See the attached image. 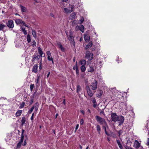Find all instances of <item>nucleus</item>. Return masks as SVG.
I'll use <instances>...</instances> for the list:
<instances>
[{"label":"nucleus","mask_w":149,"mask_h":149,"mask_svg":"<svg viewBox=\"0 0 149 149\" xmlns=\"http://www.w3.org/2000/svg\"><path fill=\"white\" fill-rule=\"evenodd\" d=\"M97 81L95 80L90 85L86 86L88 96L90 97H92L93 96L95 92V91L96 90L97 88Z\"/></svg>","instance_id":"nucleus-1"},{"label":"nucleus","mask_w":149,"mask_h":149,"mask_svg":"<svg viewBox=\"0 0 149 149\" xmlns=\"http://www.w3.org/2000/svg\"><path fill=\"white\" fill-rule=\"evenodd\" d=\"M95 118L97 121L101 125H107V123L105 119L99 116H96Z\"/></svg>","instance_id":"nucleus-2"},{"label":"nucleus","mask_w":149,"mask_h":149,"mask_svg":"<svg viewBox=\"0 0 149 149\" xmlns=\"http://www.w3.org/2000/svg\"><path fill=\"white\" fill-rule=\"evenodd\" d=\"M111 119L112 121L116 122L118 121V116L116 113H111Z\"/></svg>","instance_id":"nucleus-3"},{"label":"nucleus","mask_w":149,"mask_h":149,"mask_svg":"<svg viewBox=\"0 0 149 149\" xmlns=\"http://www.w3.org/2000/svg\"><path fill=\"white\" fill-rule=\"evenodd\" d=\"M93 53H91L89 52H86V53L85 57L89 60H91L93 57Z\"/></svg>","instance_id":"nucleus-4"},{"label":"nucleus","mask_w":149,"mask_h":149,"mask_svg":"<svg viewBox=\"0 0 149 149\" xmlns=\"http://www.w3.org/2000/svg\"><path fill=\"white\" fill-rule=\"evenodd\" d=\"M76 92L79 94V96L80 95L83 94L81 86L79 85H78L77 86Z\"/></svg>","instance_id":"nucleus-5"},{"label":"nucleus","mask_w":149,"mask_h":149,"mask_svg":"<svg viewBox=\"0 0 149 149\" xmlns=\"http://www.w3.org/2000/svg\"><path fill=\"white\" fill-rule=\"evenodd\" d=\"M6 25L8 27L10 28H13L14 27L13 22L12 20H9L6 23Z\"/></svg>","instance_id":"nucleus-6"},{"label":"nucleus","mask_w":149,"mask_h":149,"mask_svg":"<svg viewBox=\"0 0 149 149\" xmlns=\"http://www.w3.org/2000/svg\"><path fill=\"white\" fill-rule=\"evenodd\" d=\"M32 59L31 61L32 62H34L36 60L37 61H39L40 59V58L41 56H39V55H37V54L33 55L32 56Z\"/></svg>","instance_id":"nucleus-7"},{"label":"nucleus","mask_w":149,"mask_h":149,"mask_svg":"<svg viewBox=\"0 0 149 149\" xmlns=\"http://www.w3.org/2000/svg\"><path fill=\"white\" fill-rule=\"evenodd\" d=\"M124 118L123 116H118V121H119V125L122 124L124 122Z\"/></svg>","instance_id":"nucleus-8"},{"label":"nucleus","mask_w":149,"mask_h":149,"mask_svg":"<svg viewBox=\"0 0 149 149\" xmlns=\"http://www.w3.org/2000/svg\"><path fill=\"white\" fill-rule=\"evenodd\" d=\"M133 146L136 149L138 148L140 146V143L137 140H135Z\"/></svg>","instance_id":"nucleus-9"},{"label":"nucleus","mask_w":149,"mask_h":149,"mask_svg":"<svg viewBox=\"0 0 149 149\" xmlns=\"http://www.w3.org/2000/svg\"><path fill=\"white\" fill-rule=\"evenodd\" d=\"M15 22L16 24L18 25L20 24H24L25 22L24 21H22L21 19H17L15 20Z\"/></svg>","instance_id":"nucleus-10"},{"label":"nucleus","mask_w":149,"mask_h":149,"mask_svg":"<svg viewBox=\"0 0 149 149\" xmlns=\"http://www.w3.org/2000/svg\"><path fill=\"white\" fill-rule=\"evenodd\" d=\"M97 92L98 93L96 94V97L99 98H100L101 97L103 93V91L101 90H99L97 91Z\"/></svg>","instance_id":"nucleus-11"},{"label":"nucleus","mask_w":149,"mask_h":149,"mask_svg":"<svg viewBox=\"0 0 149 149\" xmlns=\"http://www.w3.org/2000/svg\"><path fill=\"white\" fill-rule=\"evenodd\" d=\"M38 53L40 54V55H39V56H41L40 58H42V55L43 54L41 48L40 47H39L38 48Z\"/></svg>","instance_id":"nucleus-12"},{"label":"nucleus","mask_w":149,"mask_h":149,"mask_svg":"<svg viewBox=\"0 0 149 149\" xmlns=\"http://www.w3.org/2000/svg\"><path fill=\"white\" fill-rule=\"evenodd\" d=\"M57 45L58 46L59 48H60L62 51L64 52L65 51V48L63 47V46L61 43L59 42L57 43Z\"/></svg>","instance_id":"nucleus-13"},{"label":"nucleus","mask_w":149,"mask_h":149,"mask_svg":"<svg viewBox=\"0 0 149 149\" xmlns=\"http://www.w3.org/2000/svg\"><path fill=\"white\" fill-rule=\"evenodd\" d=\"M84 40L86 42H88L90 39V38L89 36L86 34H85L84 37Z\"/></svg>","instance_id":"nucleus-14"},{"label":"nucleus","mask_w":149,"mask_h":149,"mask_svg":"<svg viewBox=\"0 0 149 149\" xmlns=\"http://www.w3.org/2000/svg\"><path fill=\"white\" fill-rule=\"evenodd\" d=\"M93 45V42L92 41L89 42L87 45L85 47L86 50H87L88 49L91 48Z\"/></svg>","instance_id":"nucleus-15"},{"label":"nucleus","mask_w":149,"mask_h":149,"mask_svg":"<svg viewBox=\"0 0 149 149\" xmlns=\"http://www.w3.org/2000/svg\"><path fill=\"white\" fill-rule=\"evenodd\" d=\"M38 66L37 65H35L33 67L32 71L35 73H36L38 71Z\"/></svg>","instance_id":"nucleus-16"},{"label":"nucleus","mask_w":149,"mask_h":149,"mask_svg":"<svg viewBox=\"0 0 149 149\" xmlns=\"http://www.w3.org/2000/svg\"><path fill=\"white\" fill-rule=\"evenodd\" d=\"M22 112V111L21 110H19L15 113V116L16 117H18L20 116Z\"/></svg>","instance_id":"nucleus-17"},{"label":"nucleus","mask_w":149,"mask_h":149,"mask_svg":"<svg viewBox=\"0 0 149 149\" xmlns=\"http://www.w3.org/2000/svg\"><path fill=\"white\" fill-rule=\"evenodd\" d=\"M22 32H23L24 33L25 35H26L27 34V32L25 30V28L23 26H21L20 28Z\"/></svg>","instance_id":"nucleus-18"},{"label":"nucleus","mask_w":149,"mask_h":149,"mask_svg":"<svg viewBox=\"0 0 149 149\" xmlns=\"http://www.w3.org/2000/svg\"><path fill=\"white\" fill-rule=\"evenodd\" d=\"M26 121V119L24 117H23L22 118V119L21 120V125H23Z\"/></svg>","instance_id":"nucleus-19"},{"label":"nucleus","mask_w":149,"mask_h":149,"mask_svg":"<svg viewBox=\"0 0 149 149\" xmlns=\"http://www.w3.org/2000/svg\"><path fill=\"white\" fill-rule=\"evenodd\" d=\"M47 59L49 61H51L52 63L54 64V61L51 55L47 56Z\"/></svg>","instance_id":"nucleus-20"},{"label":"nucleus","mask_w":149,"mask_h":149,"mask_svg":"<svg viewBox=\"0 0 149 149\" xmlns=\"http://www.w3.org/2000/svg\"><path fill=\"white\" fill-rule=\"evenodd\" d=\"M20 7L21 8V10L22 12H26V8L25 7H24L21 5H20Z\"/></svg>","instance_id":"nucleus-21"},{"label":"nucleus","mask_w":149,"mask_h":149,"mask_svg":"<svg viewBox=\"0 0 149 149\" xmlns=\"http://www.w3.org/2000/svg\"><path fill=\"white\" fill-rule=\"evenodd\" d=\"M118 145V146L120 149H123V147L120 143L119 141L117 140L116 141Z\"/></svg>","instance_id":"nucleus-22"},{"label":"nucleus","mask_w":149,"mask_h":149,"mask_svg":"<svg viewBox=\"0 0 149 149\" xmlns=\"http://www.w3.org/2000/svg\"><path fill=\"white\" fill-rule=\"evenodd\" d=\"M76 16V14L75 13H72L70 15V18L71 19H73Z\"/></svg>","instance_id":"nucleus-23"},{"label":"nucleus","mask_w":149,"mask_h":149,"mask_svg":"<svg viewBox=\"0 0 149 149\" xmlns=\"http://www.w3.org/2000/svg\"><path fill=\"white\" fill-rule=\"evenodd\" d=\"M88 70L89 72H93L94 71V68L93 67L90 66L89 68L88 69Z\"/></svg>","instance_id":"nucleus-24"},{"label":"nucleus","mask_w":149,"mask_h":149,"mask_svg":"<svg viewBox=\"0 0 149 149\" xmlns=\"http://www.w3.org/2000/svg\"><path fill=\"white\" fill-rule=\"evenodd\" d=\"M96 129L98 131V133L100 134V133L101 128L99 125H97L96 126Z\"/></svg>","instance_id":"nucleus-25"},{"label":"nucleus","mask_w":149,"mask_h":149,"mask_svg":"<svg viewBox=\"0 0 149 149\" xmlns=\"http://www.w3.org/2000/svg\"><path fill=\"white\" fill-rule=\"evenodd\" d=\"M86 61L85 60H82L81 61V64L82 66H85L86 64Z\"/></svg>","instance_id":"nucleus-26"},{"label":"nucleus","mask_w":149,"mask_h":149,"mask_svg":"<svg viewBox=\"0 0 149 149\" xmlns=\"http://www.w3.org/2000/svg\"><path fill=\"white\" fill-rule=\"evenodd\" d=\"M6 26L4 24H0V31L3 30L4 28Z\"/></svg>","instance_id":"nucleus-27"},{"label":"nucleus","mask_w":149,"mask_h":149,"mask_svg":"<svg viewBox=\"0 0 149 149\" xmlns=\"http://www.w3.org/2000/svg\"><path fill=\"white\" fill-rule=\"evenodd\" d=\"M32 35L35 38H36V32L33 29L32 30Z\"/></svg>","instance_id":"nucleus-28"},{"label":"nucleus","mask_w":149,"mask_h":149,"mask_svg":"<svg viewBox=\"0 0 149 149\" xmlns=\"http://www.w3.org/2000/svg\"><path fill=\"white\" fill-rule=\"evenodd\" d=\"M80 30L82 32L84 31V27L82 25H81L79 27Z\"/></svg>","instance_id":"nucleus-29"},{"label":"nucleus","mask_w":149,"mask_h":149,"mask_svg":"<svg viewBox=\"0 0 149 149\" xmlns=\"http://www.w3.org/2000/svg\"><path fill=\"white\" fill-rule=\"evenodd\" d=\"M27 40L28 43L30 42L31 41V36L29 34L27 36Z\"/></svg>","instance_id":"nucleus-30"},{"label":"nucleus","mask_w":149,"mask_h":149,"mask_svg":"<svg viewBox=\"0 0 149 149\" xmlns=\"http://www.w3.org/2000/svg\"><path fill=\"white\" fill-rule=\"evenodd\" d=\"M81 69L82 72H84L86 69V68L84 66H82L81 67Z\"/></svg>","instance_id":"nucleus-31"},{"label":"nucleus","mask_w":149,"mask_h":149,"mask_svg":"<svg viewBox=\"0 0 149 149\" xmlns=\"http://www.w3.org/2000/svg\"><path fill=\"white\" fill-rule=\"evenodd\" d=\"M68 39L70 41H72L74 40L73 36L71 35H69L68 37Z\"/></svg>","instance_id":"nucleus-32"},{"label":"nucleus","mask_w":149,"mask_h":149,"mask_svg":"<svg viewBox=\"0 0 149 149\" xmlns=\"http://www.w3.org/2000/svg\"><path fill=\"white\" fill-rule=\"evenodd\" d=\"M34 109V106H33L30 109V110H29L28 111V113L29 114L31 113L32 112L33 110Z\"/></svg>","instance_id":"nucleus-33"},{"label":"nucleus","mask_w":149,"mask_h":149,"mask_svg":"<svg viewBox=\"0 0 149 149\" xmlns=\"http://www.w3.org/2000/svg\"><path fill=\"white\" fill-rule=\"evenodd\" d=\"M25 103L24 102H22V103L20 104V106L19 107L20 109L23 108L24 106Z\"/></svg>","instance_id":"nucleus-34"},{"label":"nucleus","mask_w":149,"mask_h":149,"mask_svg":"<svg viewBox=\"0 0 149 149\" xmlns=\"http://www.w3.org/2000/svg\"><path fill=\"white\" fill-rule=\"evenodd\" d=\"M91 100L93 104H95L96 103V100L95 98L93 97L91 98Z\"/></svg>","instance_id":"nucleus-35"},{"label":"nucleus","mask_w":149,"mask_h":149,"mask_svg":"<svg viewBox=\"0 0 149 149\" xmlns=\"http://www.w3.org/2000/svg\"><path fill=\"white\" fill-rule=\"evenodd\" d=\"M39 78H40L39 76L38 77L37 79H35V82L36 83V84L37 85V84H38V81H39Z\"/></svg>","instance_id":"nucleus-36"},{"label":"nucleus","mask_w":149,"mask_h":149,"mask_svg":"<svg viewBox=\"0 0 149 149\" xmlns=\"http://www.w3.org/2000/svg\"><path fill=\"white\" fill-rule=\"evenodd\" d=\"M24 139V136H21V139H20V140L19 142L21 143H22Z\"/></svg>","instance_id":"nucleus-37"},{"label":"nucleus","mask_w":149,"mask_h":149,"mask_svg":"<svg viewBox=\"0 0 149 149\" xmlns=\"http://www.w3.org/2000/svg\"><path fill=\"white\" fill-rule=\"evenodd\" d=\"M34 84H31L30 85V89L31 91H32L33 89L34 88Z\"/></svg>","instance_id":"nucleus-38"},{"label":"nucleus","mask_w":149,"mask_h":149,"mask_svg":"<svg viewBox=\"0 0 149 149\" xmlns=\"http://www.w3.org/2000/svg\"><path fill=\"white\" fill-rule=\"evenodd\" d=\"M42 58H41L40 59V61H39L40 62V66H39V68L40 69H41L42 68V67H41V65H42Z\"/></svg>","instance_id":"nucleus-39"},{"label":"nucleus","mask_w":149,"mask_h":149,"mask_svg":"<svg viewBox=\"0 0 149 149\" xmlns=\"http://www.w3.org/2000/svg\"><path fill=\"white\" fill-rule=\"evenodd\" d=\"M76 68H78L77 66V61L76 62L75 66L73 67V69L74 70H76Z\"/></svg>","instance_id":"nucleus-40"},{"label":"nucleus","mask_w":149,"mask_h":149,"mask_svg":"<svg viewBox=\"0 0 149 149\" xmlns=\"http://www.w3.org/2000/svg\"><path fill=\"white\" fill-rule=\"evenodd\" d=\"M22 143L20 142H19L17 145V148H19L21 145Z\"/></svg>","instance_id":"nucleus-41"},{"label":"nucleus","mask_w":149,"mask_h":149,"mask_svg":"<svg viewBox=\"0 0 149 149\" xmlns=\"http://www.w3.org/2000/svg\"><path fill=\"white\" fill-rule=\"evenodd\" d=\"M34 107H38V102L36 103L35 104V105L34 106Z\"/></svg>","instance_id":"nucleus-42"},{"label":"nucleus","mask_w":149,"mask_h":149,"mask_svg":"<svg viewBox=\"0 0 149 149\" xmlns=\"http://www.w3.org/2000/svg\"><path fill=\"white\" fill-rule=\"evenodd\" d=\"M76 72L77 75L78 76L79 74V70L78 68H76Z\"/></svg>","instance_id":"nucleus-43"},{"label":"nucleus","mask_w":149,"mask_h":149,"mask_svg":"<svg viewBox=\"0 0 149 149\" xmlns=\"http://www.w3.org/2000/svg\"><path fill=\"white\" fill-rule=\"evenodd\" d=\"M84 120L83 119H81L80 121V123L81 125H83L84 124Z\"/></svg>","instance_id":"nucleus-44"},{"label":"nucleus","mask_w":149,"mask_h":149,"mask_svg":"<svg viewBox=\"0 0 149 149\" xmlns=\"http://www.w3.org/2000/svg\"><path fill=\"white\" fill-rule=\"evenodd\" d=\"M70 43L72 45H74V46L75 42L74 40H73L72 41H70Z\"/></svg>","instance_id":"nucleus-45"},{"label":"nucleus","mask_w":149,"mask_h":149,"mask_svg":"<svg viewBox=\"0 0 149 149\" xmlns=\"http://www.w3.org/2000/svg\"><path fill=\"white\" fill-rule=\"evenodd\" d=\"M34 115V113H33L32 114V116L30 118L31 120L32 121L33 120V119Z\"/></svg>","instance_id":"nucleus-46"},{"label":"nucleus","mask_w":149,"mask_h":149,"mask_svg":"<svg viewBox=\"0 0 149 149\" xmlns=\"http://www.w3.org/2000/svg\"><path fill=\"white\" fill-rule=\"evenodd\" d=\"M103 129L105 131H106V126H107V125H103Z\"/></svg>","instance_id":"nucleus-47"},{"label":"nucleus","mask_w":149,"mask_h":149,"mask_svg":"<svg viewBox=\"0 0 149 149\" xmlns=\"http://www.w3.org/2000/svg\"><path fill=\"white\" fill-rule=\"evenodd\" d=\"M64 11L67 13H68L69 12V11L66 8H64Z\"/></svg>","instance_id":"nucleus-48"},{"label":"nucleus","mask_w":149,"mask_h":149,"mask_svg":"<svg viewBox=\"0 0 149 149\" xmlns=\"http://www.w3.org/2000/svg\"><path fill=\"white\" fill-rule=\"evenodd\" d=\"M46 54L48 56L50 55H51V53L49 51H48L46 52Z\"/></svg>","instance_id":"nucleus-49"},{"label":"nucleus","mask_w":149,"mask_h":149,"mask_svg":"<svg viewBox=\"0 0 149 149\" xmlns=\"http://www.w3.org/2000/svg\"><path fill=\"white\" fill-rule=\"evenodd\" d=\"M112 91L113 92V91L114 92V93H116L117 92V91L116 90V89L115 88H114L112 89Z\"/></svg>","instance_id":"nucleus-50"},{"label":"nucleus","mask_w":149,"mask_h":149,"mask_svg":"<svg viewBox=\"0 0 149 149\" xmlns=\"http://www.w3.org/2000/svg\"><path fill=\"white\" fill-rule=\"evenodd\" d=\"M125 148L126 149H132L131 147L128 146H125Z\"/></svg>","instance_id":"nucleus-51"},{"label":"nucleus","mask_w":149,"mask_h":149,"mask_svg":"<svg viewBox=\"0 0 149 149\" xmlns=\"http://www.w3.org/2000/svg\"><path fill=\"white\" fill-rule=\"evenodd\" d=\"M84 21V19L83 17H82L81 18V19L80 20V24H81Z\"/></svg>","instance_id":"nucleus-52"},{"label":"nucleus","mask_w":149,"mask_h":149,"mask_svg":"<svg viewBox=\"0 0 149 149\" xmlns=\"http://www.w3.org/2000/svg\"><path fill=\"white\" fill-rule=\"evenodd\" d=\"M117 58H118V57H117ZM118 58H117V59H116V61L118 62V63L120 62L121 61L120 58V59L119 60V58L118 57Z\"/></svg>","instance_id":"nucleus-53"},{"label":"nucleus","mask_w":149,"mask_h":149,"mask_svg":"<svg viewBox=\"0 0 149 149\" xmlns=\"http://www.w3.org/2000/svg\"><path fill=\"white\" fill-rule=\"evenodd\" d=\"M24 130L23 129L22 130V132L21 134V136H24L23 135L24 133Z\"/></svg>","instance_id":"nucleus-54"},{"label":"nucleus","mask_w":149,"mask_h":149,"mask_svg":"<svg viewBox=\"0 0 149 149\" xmlns=\"http://www.w3.org/2000/svg\"><path fill=\"white\" fill-rule=\"evenodd\" d=\"M79 125L78 124H77V125L76 126V128H75V132L77 130V129H78V127H79Z\"/></svg>","instance_id":"nucleus-55"},{"label":"nucleus","mask_w":149,"mask_h":149,"mask_svg":"<svg viewBox=\"0 0 149 149\" xmlns=\"http://www.w3.org/2000/svg\"><path fill=\"white\" fill-rule=\"evenodd\" d=\"M36 42L35 41H33V43L32 44V45L33 46H34V45L36 46Z\"/></svg>","instance_id":"nucleus-56"},{"label":"nucleus","mask_w":149,"mask_h":149,"mask_svg":"<svg viewBox=\"0 0 149 149\" xmlns=\"http://www.w3.org/2000/svg\"><path fill=\"white\" fill-rule=\"evenodd\" d=\"M97 106V104H96V103L95 104H94L93 105V107L95 108H96V107Z\"/></svg>","instance_id":"nucleus-57"},{"label":"nucleus","mask_w":149,"mask_h":149,"mask_svg":"<svg viewBox=\"0 0 149 149\" xmlns=\"http://www.w3.org/2000/svg\"><path fill=\"white\" fill-rule=\"evenodd\" d=\"M118 134H119V136H120V134H121V133H122V132L121 130H119L118 132Z\"/></svg>","instance_id":"nucleus-58"},{"label":"nucleus","mask_w":149,"mask_h":149,"mask_svg":"<svg viewBox=\"0 0 149 149\" xmlns=\"http://www.w3.org/2000/svg\"><path fill=\"white\" fill-rule=\"evenodd\" d=\"M80 112L81 113L83 114V115L84 114L85 112L83 110H81L80 111Z\"/></svg>","instance_id":"nucleus-59"},{"label":"nucleus","mask_w":149,"mask_h":149,"mask_svg":"<svg viewBox=\"0 0 149 149\" xmlns=\"http://www.w3.org/2000/svg\"><path fill=\"white\" fill-rule=\"evenodd\" d=\"M33 102V98L31 99V102H30V104H32Z\"/></svg>","instance_id":"nucleus-60"},{"label":"nucleus","mask_w":149,"mask_h":149,"mask_svg":"<svg viewBox=\"0 0 149 149\" xmlns=\"http://www.w3.org/2000/svg\"><path fill=\"white\" fill-rule=\"evenodd\" d=\"M63 103L64 104H65L66 103H65V99H64Z\"/></svg>","instance_id":"nucleus-61"},{"label":"nucleus","mask_w":149,"mask_h":149,"mask_svg":"<svg viewBox=\"0 0 149 149\" xmlns=\"http://www.w3.org/2000/svg\"><path fill=\"white\" fill-rule=\"evenodd\" d=\"M50 15L51 17H54V14L52 13H51L50 14Z\"/></svg>","instance_id":"nucleus-62"},{"label":"nucleus","mask_w":149,"mask_h":149,"mask_svg":"<svg viewBox=\"0 0 149 149\" xmlns=\"http://www.w3.org/2000/svg\"><path fill=\"white\" fill-rule=\"evenodd\" d=\"M147 143V144L148 145H149V138H148V141Z\"/></svg>","instance_id":"nucleus-63"},{"label":"nucleus","mask_w":149,"mask_h":149,"mask_svg":"<svg viewBox=\"0 0 149 149\" xmlns=\"http://www.w3.org/2000/svg\"><path fill=\"white\" fill-rule=\"evenodd\" d=\"M38 107H34L35 110L36 111H37L38 110Z\"/></svg>","instance_id":"nucleus-64"}]
</instances>
